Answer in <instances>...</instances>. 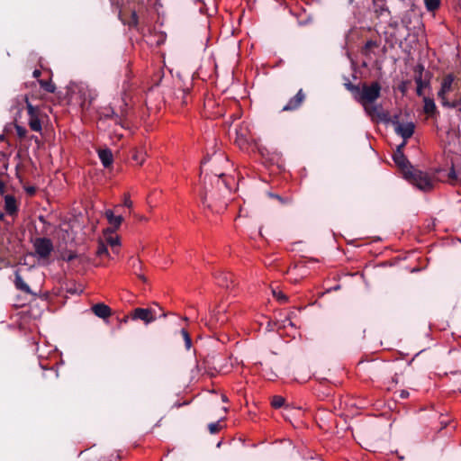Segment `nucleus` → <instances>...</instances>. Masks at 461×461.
Listing matches in <instances>:
<instances>
[{
    "label": "nucleus",
    "mask_w": 461,
    "mask_h": 461,
    "mask_svg": "<svg viewBox=\"0 0 461 461\" xmlns=\"http://www.w3.org/2000/svg\"><path fill=\"white\" fill-rule=\"evenodd\" d=\"M381 85L375 81L371 84H363L357 95H356V101L358 102L364 111L372 120L384 118L381 105L375 104V101L380 97Z\"/></svg>",
    "instance_id": "f257e3e1"
},
{
    "label": "nucleus",
    "mask_w": 461,
    "mask_h": 461,
    "mask_svg": "<svg viewBox=\"0 0 461 461\" xmlns=\"http://www.w3.org/2000/svg\"><path fill=\"white\" fill-rule=\"evenodd\" d=\"M405 179L410 181L421 191H429L434 187L435 182L427 173L413 168L405 170Z\"/></svg>",
    "instance_id": "f03ea898"
},
{
    "label": "nucleus",
    "mask_w": 461,
    "mask_h": 461,
    "mask_svg": "<svg viewBox=\"0 0 461 461\" xmlns=\"http://www.w3.org/2000/svg\"><path fill=\"white\" fill-rule=\"evenodd\" d=\"M167 313L162 312L161 308L156 305V308H136L131 314L132 320H141L145 324H149L158 317H166Z\"/></svg>",
    "instance_id": "7ed1b4c3"
},
{
    "label": "nucleus",
    "mask_w": 461,
    "mask_h": 461,
    "mask_svg": "<svg viewBox=\"0 0 461 461\" xmlns=\"http://www.w3.org/2000/svg\"><path fill=\"white\" fill-rule=\"evenodd\" d=\"M77 92L81 101L80 105L83 109H87L98 95L95 89L83 83L77 86Z\"/></svg>",
    "instance_id": "20e7f679"
},
{
    "label": "nucleus",
    "mask_w": 461,
    "mask_h": 461,
    "mask_svg": "<svg viewBox=\"0 0 461 461\" xmlns=\"http://www.w3.org/2000/svg\"><path fill=\"white\" fill-rule=\"evenodd\" d=\"M26 105L29 115V126L30 128L37 132L41 131V122L40 120V109L33 106L26 98Z\"/></svg>",
    "instance_id": "39448f33"
},
{
    "label": "nucleus",
    "mask_w": 461,
    "mask_h": 461,
    "mask_svg": "<svg viewBox=\"0 0 461 461\" xmlns=\"http://www.w3.org/2000/svg\"><path fill=\"white\" fill-rule=\"evenodd\" d=\"M33 246L37 255L41 258H47L53 249L51 240L47 238L36 239Z\"/></svg>",
    "instance_id": "423d86ee"
},
{
    "label": "nucleus",
    "mask_w": 461,
    "mask_h": 461,
    "mask_svg": "<svg viewBox=\"0 0 461 461\" xmlns=\"http://www.w3.org/2000/svg\"><path fill=\"white\" fill-rule=\"evenodd\" d=\"M395 132L403 140L411 138L414 132V124L412 122H393Z\"/></svg>",
    "instance_id": "0eeeda50"
},
{
    "label": "nucleus",
    "mask_w": 461,
    "mask_h": 461,
    "mask_svg": "<svg viewBox=\"0 0 461 461\" xmlns=\"http://www.w3.org/2000/svg\"><path fill=\"white\" fill-rule=\"evenodd\" d=\"M305 100V94L300 89L297 94L291 98L288 103L283 107L282 111L290 112L298 109Z\"/></svg>",
    "instance_id": "6e6552de"
},
{
    "label": "nucleus",
    "mask_w": 461,
    "mask_h": 461,
    "mask_svg": "<svg viewBox=\"0 0 461 461\" xmlns=\"http://www.w3.org/2000/svg\"><path fill=\"white\" fill-rule=\"evenodd\" d=\"M113 232L114 231L112 228H107L104 232V242L107 246H110L114 253H118L119 248L121 246V241L118 236H113Z\"/></svg>",
    "instance_id": "1a4fd4ad"
},
{
    "label": "nucleus",
    "mask_w": 461,
    "mask_h": 461,
    "mask_svg": "<svg viewBox=\"0 0 461 461\" xmlns=\"http://www.w3.org/2000/svg\"><path fill=\"white\" fill-rule=\"evenodd\" d=\"M393 161L401 168L403 176L405 177V170H412L413 167L409 164V161L403 155L402 151L396 150L393 156Z\"/></svg>",
    "instance_id": "9d476101"
},
{
    "label": "nucleus",
    "mask_w": 461,
    "mask_h": 461,
    "mask_svg": "<svg viewBox=\"0 0 461 461\" xmlns=\"http://www.w3.org/2000/svg\"><path fill=\"white\" fill-rule=\"evenodd\" d=\"M453 77L448 75L443 78L441 88L438 93L441 104L444 103V99H448L447 95L452 90Z\"/></svg>",
    "instance_id": "9b49d317"
},
{
    "label": "nucleus",
    "mask_w": 461,
    "mask_h": 461,
    "mask_svg": "<svg viewBox=\"0 0 461 461\" xmlns=\"http://www.w3.org/2000/svg\"><path fill=\"white\" fill-rule=\"evenodd\" d=\"M91 310L95 315H96L97 317H99L103 320H105L112 315L111 308L108 305L102 303L94 304L92 306Z\"/></svg>",
    "instance_id": "f8f14e48"
},
{
    "label": "nucleus",
    "mask_w": 461,
    "mask_h": 461,
    "mask_svg": "<svg viewBox=\"0 0 461 461\" xmlns=\"http://www.w3.org/2000/svg\"><path fill=\"white\" fill-rule=\"evenodd\" d=\"M104 215L109 224L111 225L110 228H112L113 231H115L120 227L123 221V218L121 215L115 216L111 210L105 211Z\"/></svg>",
    "instance_id": "ddd939ff"
},
{
    "label": "nucleus",
    "mask_w": 461,
    "mask_h": 461,
    "mask_svg": "<svg viewBox=\"0 0 461 461\" xmlns=\"http://www.w3.org/2000/svg\"><path fill=\"white\" fill-rule=\"evenodd\" d=\"M98 156L104 167H108L113 163V153L110 149H99Z\"/></svg>",
    "instance_id": "4468645a"
},
{
    "label": "nucleus",
    "mask_w": 461,
    "mask_h": 461,
    "mask_svg": "<svg viewBox=\"0 0 461 461\" xmlns=\"http://www.w3.org/2000/svg\"><path fill=\"white\" fill-rule=\"evenodd\" d=\"M5 209L9 214H14L17 212L16 200L13 195H5Z\"/></svg>",
    "instance_id": "2eb2a0df"
},
{
    "label": "nucleus",
    "mask_w": 461,
    "mask_h": 461,
    "mask_svg": "<svg viewBox=\"0 0 461 461\" xmlns=\"http://www.w3.org/2000/svg\"><path fill=\"white\" fill-rule=\"evenodd\" d=\"M248 128L246 126H241L240 129L236 130L237 134V141L239 145H243L248 142Z\"/></svg>",
    "instance_id": "dca6fc26"
},
{
    "label": "nucleus",
    "mask_w": 461,
    "mask_h": 461,
    "mask_svg": "<svg viewBox=\"0 0 461 461\" xmlns=\"http://www.w3.org/2000/svg\"><path fill=\"white\" fill-rule=\"evenodd\" d=\"M14 285L18 290H21L25 293H31L29 285L23 281V279L22 278L18 272L15 273Z\"/></svg>",
    "instance_id": "f3484780"
},
{
    "label": "nucleus",
    "mask_w": 461,
    "mask_h": 461,
    "mask_svg": "<svg viewBox=\"0 0 461 461\" xmlns=\"http://www.w3.org/2000/svg\"><path fill=\"white\" fill-rule=\"evenodd\" d=\"M423 102H424V112L429 115H432L436 112V104H435L433 99H430L429 97H424Z\"/></svg>",
    "instance_id": "a211bd4d"
},
{
    "label": "nucleus",
    "mask_w": 461,
    "mask_h": 461,
    "mask_svg": "<svg viewBox=\"0 0 461 461\" xmlns=\"http://www.w3.org/2000/svg\"><path fill=\"white\" fill-rule=\"evenodd\" d=\"M130 261L131 263V267L134 270V273L138 276V277L143 281H146L145 276L138 273V271H140L142 269V262L139 258H131Z\"/></svg>",
    "instance_id": "6ab92c4d"
},
{
    "label": "nucleus",
    "mask_w": 461,
    "mask_h": 461,
    "mask_svg": "<svg viewBox=\"0 0 461 461\" xmlns=\"http://www.w3.org/2000/svg\"><path fill=\"white\" fill-rule=\"evenodd\" d=\"M442 105L447 108H455L461 112V97L455 99L453 101L444 99V103H442Z\"/></svg>",
    "instance_id": "aec40b11"
},
{
    "label": "nucleus",
    "mask_w": 461,
    "mask_h": 461,
    "mask_svg": "<svg viewBox=\"0 0 461 461\" xmlns=\"http://www.w3.org/2000/svg\"><path fill=\"white\" fill-rule=\"evenodd\" d=\"M96 254L98 257H109V252L107 249V245L104 242V240H101L98 244V248L96 250Z\"/></svg>",
    "instance_id": "412c9836"
},
{
    "label": "nucleus",
    "mask_w": 461,
    "mask_h": 461,
    "mask_svg": "<svg viewBox=\"0 0 461 461\" xmlns=\"http://www.w3.org/2000/svg\"><path fill=\"white\" fill-rule=\"evenodd\" d=\"M447 176L448 182H450L451 184H456L458 182H461L460 173H457L454 168L450 170Z\"/></svg>",
    "instance_id": "4be33fe9"
},
{
    "label": "nucleus",
    "mask_w": 461,
    "mask_h": 461,
    "mask_svg": "<svg viewBox=\"0 0 461 461\" xmlns=\"http://www.w3.org/2000/svg\"><path fill=\"white\" fill-rule=\"evenodd\" d=\"M428 11H435L439 7L440 0H424Z\"/></svg>",
    "instance_id": "5701e85b"
},
{
    "label": "nucleus",
    "mask_w": 461,
    "mask_h": 461,
    "mask_svg": "<svg viewBox=\"0 0 461 461\" xmlns=\"http://www.w3.org/2000/svg\"><path fill=\"white\" fill-rule=\"evenodd\" d=\"M39 83L41 86L49 93H54L56 90L55 86L51 82L40 80Z\"/></svg>",
    "instance_id": "b1692460"
},
{
    "label": "nucleus",
    "mask_w": 461,
    "mask_h": 461,
    "mask_svg": "<svg viewBox=\"0 0 461 461\" xmlns=\"http://www.w3.org/2000/svg\"><path fill=\"white\" fill-rule=\"evenodd\" d=\"M417 84V95L421 96L423 95V88L426 86V83L422 80L421 76L415 78Z\"/></svg>",
    "instance_id": "393cba45"
},
{
    "label": "nucleus",
    "mask_w": 461,
    "mask_h": 461,
    "mask_svg": "<svg viewBox=\"0 0 461 461\" xmlns=\"http://www.w3.org/2000/svg\"><path fill=\"white\" fill-rule=\"evenodd\" d=\"M285 398L279 395H276L273 397L271 404L274 408H280L285 405Z\"/></svg>",
    "instance_id": "a878e982"
},
{
    "label": "nucleus",
    "mask_w": 461,
    "mask_h": 461,
    "mask_svg": "<svg viewBox=\"0 0 461 461\" xmlns=\"http://www.w3.org/2000/svg\"><path fill=\"white\" fill-rule=\"evenodd\" d=\"M273 295L281 303L287 302L288 298L287 296L283 294L281 291H276V289L272 290Z\"/></svg>",
    "instance_id": "bb28decb"
},
{
    "label": "nucleus",
    "mask_w": 461,
    "mask_h": 461,
    "mask_svg": "<svg viewBox=\"0 0 461 461\" xmlns=\"http://www.w3.org/2000/svg\"><path fill=\"white\" fill-rule=\"evenodd\" d=\"M146 152L144 151H136L133 155V159L139 164H142L145 160Z\"/></svg>",
    "instance_id": "cd10ccee"
},
{
    "label": "nucleus",
    "mask_w": 461,
    "mask_h": 461,
    "mask_svg": "<svg viewBox=\"0 0 461 461\" xmlns=\"http://www.w3.org/2000/svg\"><path fill=\"white\" fill-rule=\"evenodd\" d=\"M181 334H182V336H183V338L185 339V344L186 349H190V348H191V338H190L188 332L185 329H183L181 330Z\"/></svg>",
    "instance_id": "c85d7f7f"
},
{
    "label": "nucleus",
    "mask_w": 461,
    "mask_h": 461,
    "mask_svg": "<svg viewBox=\"0 0 461 461\" xmlns=\"http://www.w3.org/2000/svg\"><path fill=\"white\" fill-rule=\"evenodd\" d=\"M346 87H347L348 90H349L353 94L354 98L356 99V95L358 94L361 86H355V85H353L351 83H348V84H346Z\"/></svg>",
    "instance_id": "c756f323"
},
{
    "label": "nucleus",
    "mask_w": 461,
    "mask_h": 461,
    "mask_svg": "<svg viewBox=\"0 0 461 461\" xmlns=\"http://www.w3.org/2000/svg\"><path fill=\"white\" fill-rule=\"evenodd\" d=\"M15 131H16V133L17 135L20 137V138H25L26 136V133H27V131L25 128L22 127V126H19V125H16L15 126Z\"/></svg>",
    "instance_id": "7c9ffc66"
},
{
    "label": "nucleus",
    "mask_w": 461,
    "mask_h": 461,
    "mask_svg": "<svg viewBox=\"0 0 461 461\" xmlns=\"http://www.w3.org/2000/svg\"><path fill=\"white\" fill-rule=\"evenodd\" d=\"M208 428L212 434H215L220 430L221 426H220L219 422H215V423L209 424Z\"/></svg>",
    "instance_id": "2f4dec72"
},
{
    "label": "nucleus",
    "mask_w": 461,
    "mask_h": 461,
    "mask_svg": "<svg viewBox=\"0 0 461 461\" xmlns=\"http://www.w3.org/2000/svg\"><path fill=\"white\" fill-rule=\"evenodd\" d=\"M123 205L128 207V208H131L132 206V202L130 199V196L128 194L124 195Z\"/></svg>",
    "instance_id": "473e14b6"
},
{
    "label": "nucleus",
    "mask_w": 461,
    "mask_h": 461,
    "mask_svg": "<svg viewBox=\"0 0 461 461\" xmlns=\"http://www.w3.org/2000/svg\"><path fill=\"white\" fill-rule=\"evenodd\" d=\"M221 278H222V281L220 282V285H224V283H228V281H229V275L224 274V275H222Z\"/></svg>",
    "instance_id": "72a5a7b5"
},
{
    "label": "nucleus",
    "mask_w": 461,
    "mask_h": 461,
    "mask_svg": "<svg viewBox=\"0 0 461 461\" xmlns=\"http://www.w3.org/2000/svg\"><path fill=\"white\" fill-rule=\"evenodd\" d=\"M409 396V392L408 391H405V390H402L401 393H400V397L401 398H407Z\"/></svg>",
    "instance_id": "f704fd0d"
},
{
    "label": "nucleus",
    "mask_w": 461,
    "mask_h": 461,
    "mask_svg": "<svg viewBox=\"0 0 461 461\" xmlns=\"http://www.w3.org/2000/svg\"><path fill=\"white\" fill-rule=\"evenodd\" d=\"M212 318V319H215V321H216V322H221V323H222V322H224V321H225V320H224V319H221V318L216 317L215 315H213Z\"/></svg>",
    "instance_id": "c9c22d12"
},
{
    "label": "nucleus",
    "mask_w": 461,
    "mask_h": 461,
    "mask_svg": "<svg viewBox=\"0 0 461 461\" xmlns=\"http://www.w3.org/2000/svg\"><path fill=\"white\" fill-rule=\"evenodd\" d=\"M405 144H406V140H404V141L397 147V150L402 151L403 147L405 146Z\"/></svg>",
    "instance_id": "e433bc0d"
},
{
    "label": "nucleus",
    "mask_w": 461,
    "mask_h": 461,
    "mask_svg": "<svg viewBox=\"0 0 461 461\" xmlns=\"http://www.w3.org/2000/svg\"><path fill=\"white\" fill-rule=\"evenodd\" d=\"M373 46H375V42L374 41H369L366 42V48L369 49V48H372Z\"/></svg>",
    "instance_id": "4c0bfd02"
},
{
    "label": "nucleus",
    "mask_w": 461,
    "mask_h": 461,
    "mask_svg": "<svg viewBox=\"0 0 461 461\" xmlns=\"http://www.w3.org/2000/svg\"><path fill=\"white\" fill-rule=\"evenodd\" d=\"M40 76H41V71H40V70H38V69H35V70L33 71V77H39Z\"/></svg>",
    "instance_id": "58836bf2"
},
{
    "label": "nucleus",
    "mask_w": 461,
    "mask_h": 461,
    "mask_svg": "<svg viewBox=\"0 0 461 461\" xmlns=\"http://www.w3.org/2000/svg\"><path fill=\"white\" fill-rule=\"evenodd\" d=\"M4 188H5V184L2 181H0V193L1 194L4 193Z\"/></svg>",
    "instance_id": "ea45409f"
},
{
    "label": "nucleus",
    "mask_w": 461,
    "mask_h": 461,
    "mask_svg": "<svg viewBox=\"0 0 461 461\" xmlns=\"http://www.w3.org/2000/svg\"><path fill=\"white\" fill-rule=\"evenodd\" d=\"M0 163H2V164H3V166H4V167H5V169H6L5 161L4 159H1V158H0ZM1 174H3V173L1 172V173H0V175H1Z\"/></svg>",
    "instance_id": "a19ab883"
},
{
    "label": "nucleus",
    "mask_w": 461,
    "mask_h": 461,
    "mask_svg": "<svg viewBox=\"0 0 461 461\" xmlns=\"http://www.w3.org/2000/svg\"><path fill=\"white\" fill-rule=\"evenodd\" d=\"M384 13L389 14V11L385 8H381V14H384Z\"/></svg>",
    "instance_id": "79ce46f5"
},
{
    "label": "nucleus",
    "mask_w": 461,
    "mask_h": 461,
    "mask_svg": "<svg viewBox=\"0 0 461 461\" xmlns=\"http://www.w3.org/2000/svg\"><path fill=\"white\" fill-rule=\"evenodd\" d=\"M74 258H75V255H69L68 258V261H71Z\"/></svg>",
    "instance_id": "37998d69"
},
{
    "label": "nucleus",
    "mask_w": 461,
    "mask_h": 461,
    "mask_svg": "<svg viewBox=\"0 0 461 461\" xmlns=\"http://www.w3.org/2000/svg\"><path fill=\"white\" fill-rule=\"evenodd\" d=\"M274 197L277 198L280 202H283V199L279 195H274Z\"/></svg>",
    "instance_id": "c03bdc74"
},
{
    "label": "nucleus",
    "mask_w": 461,
    "mask_h": 461,
    "mask_svg": "<svg viewBox=\"0 0 461 461\" xmlns=\"http://www.w3.org/2000/svg\"><path fill=\"white\" fill-rule=\"evenodd\" d=\"M140 221H147V219L145 217H143V216L140 217Z\"/></svg>",
    "instance_id": "a18cd8bd"
},
{
    "label": "nucleus",
    "mask_w": 461,
    "mask_h": 461,
    "mask_svg": "<svg viewBox=\"0 0 461 461\" xmlns=\"http://www.w3.org/2000/svg\"><path fill=\"white\" fill-rule=\"evenodd\" d=\"M3 217H4V214L0 213V221L3 219Z\"/></svg>",
    "instance_id": "49530a36"
},
{
    "label": "nucleus",
    "mask_w": 461,
    "mask_h": 461,
    "mask_svg": "<svg viewBox=\"0 0 461 461\" xmlns=\"http://www.w3.org/2000/svg\"><path fill=\"white\" fill-rule=\"evenodd\" d=\"M288 324L293 325L292 321L288 320Z\"/></svg>",
    "instance_id": "de8ad7c7"
}]
</instances>
